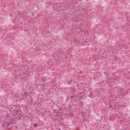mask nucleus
I'll use <instances>...</instances> for the list:
<instances>
[{
  "label": "nucleus",
  "mask_w": 130,
  "mask_h": 130,
  "mask_svg": "<svg viewBox=\"0 0 130 130\" xmlns=\"http://www.w3.org/2000/svg\"><path fill=\"white\" fill-rule=\"evenodd\" d=\"M34 126H35V127H37V123H34Z\"/></svg>",
  "instance_id": "nucleus-1"
}]
</instances>
